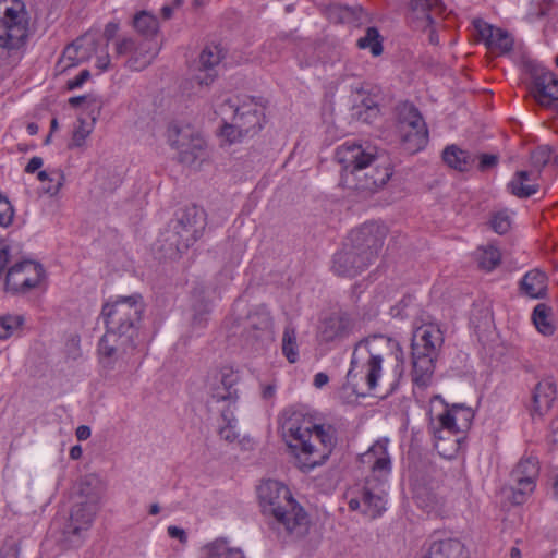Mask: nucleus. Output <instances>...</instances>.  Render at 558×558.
Returning <instances> with one entry per match:
<instances>
[{
  "mask_svg": "<svg viewBox=\"0 0 558 558\" xmlns=\"http://www.w3.org/2000/svg\"><path fill=\"white\" fill-rule=\"evenodd\" d=\"M281 428L298 468L304 472L323 465L336 446L333 428L317 425L312 415L301 410H287Z\"/></svg>",
  "mask_w": 558,
  "mask_h": 558,
  "instance_id": "1",
  "label": "nucleus"
},
{
  "mask_svg": "<svg viewBox=\"0 0 558 558\" xmlns=\"http://www.w3.org/2000/svg\"><path fill=\"white\" fill-rule=\"evenodd\" d=\"M335 158L342 167V187L362 198L378 192L392 175L387 160L371 145L347 142L337 148Z\"/></svg>",
  "mask_w": 558,
  "mask_h": 558,
  "instance_id": "2",
  "label": "nucleus"
},
{
  "mask_svg": "<svg viewBox=\"0 0 558 558\" xmlns=\"http://www.w3.org/2000/svg\"><path fill=\"white\" fill-rule=\"evenodd\" d=\"M388 442L387 438L379 439L360 456L361 463L369 468L371 474L365 481L361 499L352 498L349 508L355 511L363 505L362 512L369 519H376L386 511L385 483L391 472Z\"/></svg>",
  "mask_w": 558,
  "mask_h": 558,
  "instance_id": "3",
  "label": "nucleus"
},
{
  "mask_svg": "<svg viewBox=\"0 0 558 558\" xmlns=\"http://www.w3.org/2000/svg\"><path fill=\"white\" fill-rule=\"evenodd\" d=\"M258 498L264 514L274 518L272 529L294 537L304 536L310 520L304 509L292 497L287 486L278 481H266L258 486Z\"/></svg>",
  "mask_w": 558,
  "mask_h": 558,
  "instance_id": "4",
  "label": "nucleus"
},
{
  "mask_svg": "<svg viewBox=\"0 0 558 558\" xmlns=\"http://www.w3.org/2000/svg\"><path fill=\"white\" fill-rule=\"evenodd\" d=\"M385 233L375 223L352 230L349 242L335 255L332 270L338 276L355 277L364 271L384 244Z\"/></svg>",
  "mask_w": 558,
  "mask_h": 558,
  "instance_id": "5",
  "label": "nucleus"
},
{
  "mask_svg": "<svg viewBox=\"0 0 558 558\" xmlns=\"http://www.w3.org/2000/svg\"><path fill=\"white\" fill-rule=\"evenodd\" d=\"M230 320L232 335L243 339L252 349L258 350L274 339L272 318L265 305L247 308L239 301L233 306Z\"/></svg>",
  "mask_w": 558,
  "mask_h": 558,
  "instance_id": "6",
  "label": "nucleus"
},
{
  "mask_svg": "<svg viewBox=\"0 0 558 558\" xmlns=\"http://www.w3.org/2000/svg\"><path fill=\"white\" fill-rule=\"evenodd\" d=\"M444 343L440 328L434 324L417 327L412 335V378L417 386H427L435 361Z\"/></svg>",
  "mask_w": 558,
  "mask_h": 558,
  "instance_id": "7",
  "label": "nucleus"
},
{
  "mask_svg": "<svg viewBox=\"0 0 558 558\" xmlns=\"http://www.w3.org/2000/svg\"><path fill=\"white\" fill-rule=\"evenodd\" d=\"M393 350L402 355L398 342L386 336L375 335L362 339L354 347L348 377H354L355 369L361 365L366 369L365 379L368 388L374 389L381 376L383 361Z\"/></svg>",
  "mask_w": 558,
  "mask_h": 558,
  "instance_id": "8",
  "label": "nucleus"
},
{
  "mask_svg": "<svg viewBox=\"0 0 558 558\" xmlns=\"http://www.w3.org/2000/svg\"><path fill=\"white\" fill-rule=\"evenodd\" d=\"M35 28L26 5L21 0H0V47L17 50L24 47Z\"/></svg>",
  "mask_w": 558,
  "mask_h": 558,
  "instance_id": "9",
  "label": "nucleus"
},
{
  "mask_svg": "<svg viewBox=\"0 0 558 558\" xmlns=\"http://www.w3.org/2000/svg\"><path fill=\"white\" fill-rule=\"evenodd\" d=\"M144 303L140 294L121 296L102 307L106 328L119 330L132 336L136 335V325L142 318Z\"/></svg>",
  "mask_w": 558,
  "mask_h": 558,
  "instance_id": "10",
  "label": "nucleus"
},
{
  "mask_svg": "<svg viewBox=\"0 0 558 558\" xmlns=\"http://www.w3.org/2000/svg\"><path fill=\"white\" fill-rule=\"evenodd\" d=\"M168 141L179 151L181 163L198 168L206 158V142L189 125L171 123L168 128Z\"/></svg>",
  "mask_w": 558,
  "mask_h": 558,
  "instance_id": "11",
  "label": "nucleus"
},
{
  "mask_svg": "<svg viewBox=\"0 0 558 558\" xmlns=\"http://www.w3.org/2000/svg\"><path fill=\"white\" fill-rule=\"evenodd\" d=\"M398 132L404 149L414 154L425 147L428 131L418 110L409 102L397 107Z\"/></svg>",
  "mask_w": 558,
  "mask_h": 558,
  "instance_id": "12",
  "label": "nucleus"
},
{
  "mask_svg": "<svg viewBox=\"0 0 558 558\" xmlns=\"http://www.w3.org/2000/svg\"><path fill=\"white\" fill-rule=\"evenodd\" d=\"M240 375L230 366H223L213 372L206 383L208 393L207 404L210 409L219 408L218 404L223 403L226 410L235 404L239 393L238 384Z\"/></svg>",
  "mask_w": 558,
  "mask_h": 558,
  "instance_id": "13",
  "label": "nucleus"
},
{
  "mask_svg": "<svg viewBox=\"0 0 558 558\" xmlns=\"http://www.w3.org/2000/svg\"><path fill=\"white\" fill-rule=\"evenodd\" d=\"M204 229L203 213L195 206L187 207L173 222L167 241L181 253L187 250L202 234Z\"/></svg>",
  "mask_w": 558,
  "mask_h": 558,
  "instance_id": "14",
  "label": "nucleus"
},
{
  "mask_svg": "<svg viewBox=\"0 0 558 558\" xmlns=\"http://www.w3.org/2000/svg\"><path fill=\"white\" fill-rule=\"evenodd\" d=\"M134 337L111 328H106L98 343L99 363L104 371L111 372L124 356L134 349Z\"/></svg>",
  "mask_w": 558,
  "mask_h": 558,
  "instance_id": "15",
  "label": "nucleus"
},
{
  "mask_svg": "<svg viewBox=\"0 0 558 558\" xmlns=\"http://www.w3.org/2000/svg\"><path fill=\"white\" fill-rule=\"evenodd\" d=\"M44 278V269L34 260H23L13 265L7 274L5 288L13 293H26L38 287Z\"/></svg>",
  "mask_w": 558,
  "mask_h": 558,
  "instance_id": "16",
  "label": "nucleus"
},
{
  "mask_svg": "<svg viewBox=\"0 0 558 558\" xmlns=\"http://www.w3.org/2000/svg\"><path fill=\"white\" fill-rule=\"evenodd\" d=\"M526 71L532 80V93L541 106H549L558 100V77L535 62H526Z\"/></svg>",
  "mask_w": 558,
  "mask_h": 558,
  "instance_id": "17",
  "label": "nucleus"
},
{
  "mask_svg": "<svg viewBox=\"0 0 558 558\" xmlns=\"http://www.w3.org/2000/svg\"><path fill=\"white\" fill-rule=\"evenodd\" d=\"M360 329L355 316L347 312L335 313L323 322L320 338L325 342L340 341Z\"/></svg>",
  "mask_w": 558,
  "mask_h": 558,
  "instance_id": "18",
  "label": "nucleus"
},
{
  "mask_svg": "<svg viewBox=\"0 0 558 558\" xmlns=\"http://www.w3.org/2000/svg\"><path fill=\"white\" fill-rule=\"evenodd\" d=\"M409 10L412 26L426 31L428 26L439 24L444 8L439 0H411Z\"/></svg>",
  "mask_w": 558,
  "mask_h": 558,
  "instance_id": "19",
  "label": "nucleus"
},
{
  "mask_svg": "<svg viewBox=\"0 0 558 558\" xmlns=\"http://www.w3.org/2000/svg\"><path fill=\"white\" fill-rule=\"evenodd\" d=\"M473 26L478 40L483 41L490 51L504 54L512 49L513 40L507 31L495 27L482 19H475Z\"/></svg>",
  "mask_w": 558,
  "mask_h": 558,
  "instance_id": "20",
  "label": "nucleus"
},
{
  "mask_svg": "<svg viewBox=\"0 0 558 558\" xmlns=\"http://www.w3.org/2000/svg\"><path fill=\"white\" fill-rule=\"evenodd\" d=\"M98 509L99 508L88 507V505L81 501L73 506L69 522L63 531L68 542L73 545L81 544V532L87 531L92 526Z\"/></svg>",
  "mask_w": 558,
  "mask_h": 558,
  "instance_id": "21",
  "label": "nucleus"
},
{
  "mask_svg": "<svg viewBox=\"0 0 558 558\" xmlns=\"http://www.w3.org/2000/svg\"><path fill=\"white\" fill-rule=\"evenodd\" d=\"M538 461L534 457L520 460L511 472L512 480L518 484L514 499L517 504L523 502V496L534 490L535 478L538 475Z\"/></svg>",
  "mask_w": 558,
  "mask_h": 558,
  "instance_id": "22",
  "label": "nucleus"
},
{
  "mask_svg": "<svg viewBox=\"0 0 558 558\" xmlns=\"http://www.w3.org/2000/svg\"><path fill=\"white\" fill-rule=\"evenodd\" d=\"M223 49L218 45H207L199 54L198 72L194 80L199 86H209L217 77L216 68L223 59Z\"/></svg>",
  "mask_w": 558,
  "mask_h": 558,
  "instance_id": "23",
  "label": "nucleus"
},
{
  "mask_svg": "<svg viewBox=\"0 0 558 558\" xmlns=\"http://www.w3.org/2000/svg\"><path fill=\"white\" fill-rule=\"evenodd\" d=\"M473 417L474 413L471 408L453 404L438 416V421L442 429L457 435L465 433L470 428Z\"/></svg>",
  "mask_w": 558,
  "mask_h": 558,
  "instance_id": "24",
  "label": "nucleus"
},
{
  "mask_svg": "<svg viewBox=\"0 0 558 558\" xmlns=\"http://www.w3.org/2000/svg\"><path fill=\"white\" fill-rule=\"evenodd\" d=\"M235 122L233 124H226L221 134L230 142H236L241 137L247 135L252 130L256 131V125L258 124V117L256 112H240L238 109L235 111Z\"/></svg>",
  "mask_w": 558,
  "mask_h": 558,
  "instance_id": "25",
  "label": "nucleus"
},
{
  "mask_svg": "<svg viewBox=\"0 0 558 558\" xmlns=\"http://www.w3.org/2000/svg\"><path fill=\"white\" fill-rule=\"evenodd\" d=\"M421 558H465L464 546L454 538L433 541Z\"/></svg>",
  "mask_w": 558,
  "mask_h": 558,
  "instance_id": "26",
  "label": "nucleus"
},
{
  "mask_svg": "<svg viewBox=\"0 0 558 558\" xmlns=\"http://www.w3.org/2000/svg\"><path fill=\"white\" fill-rule=\"evenodd\" d=\"M104 492L105 488L101 481L94 474L84 476L77 484V494L82 499L81 502L88 505V507L99 508Z\"/></svg>",
  "mask_w": 558,
  "mask_h": 558,
  "instance_id": "27",
  "label": "nucleus"
},
{
  "mask_svg": "<svg viewBox=\"0 0 558 558\" xmlns=\"http://www.w3.org/2000/svg\"><path fill=\"white\" fill-rule=\"evenodd\" d=\"M94 44V38L88 35L76 39L64 49L60 63L64 64V69H66L84 61L88 57L87 48Z\"/></svg>",
  "mask_w": 558,
  "mask_h": 558,
  "instance_id": "28",
  "label": "nucleus"
},
{
  "mask_svg": "<svg viewBox=\"0 0 558 558\" xmlns=\"http://www.w3.org/2000/svg\"><path fill=\"white\" fill-rule=\"evenodd\" d=\"M157 54L150 40L144 39L135 44V49L128 59L125 65L134 71H141L147 68Z\"/></svg>",
  "mask_w": 558,
  "mask_h": 558,
  "instance_id": "29",
  "label": "nucleus"
},
{
  "mask_svg": "<svg viewBox=\"0 0 558 558\" xmlns=\"http://www.w3.org/2000/svg\"><path fill=\"white\" fill-rule=\"evenodd\" d=\"M442 159L450 168L463 172L474 166L476 156L457 145H449L442 151Z\"/></svg>",
  "mask_w": 558,
  "mask_h": 558,
  "instance_id": "30",
  "label": "nucleus"
},
{
  "mask_svg": "<svg viewBox=\"0 0 558 558\" xmlns=\"http://www.w3.org/2000/svg\"><path fill=\"white\" fill-rule=\"evenodd\" d=\"M556 399V387L551 381L544 380L536 385L533 393V413L543 415Z\"/></svg>",
  "mask_w": 558,
  "mask_h": 558,
  "instance_id": "31",
  "label": "nucleus"
},
{
  "mask_svg": "<svg viewBox=\"0 0 558 558\" xmlns=\"http://www.w3.org/2000/svg\"><path fill=\"white\" fill-rule=\"evenodd\" d=\"M521 288L530 298H543L546 291L545 274L537 269L529 271L521 281Z\"/></svg>",
  "mask_w": 558,
  "mask_h": 558,
  "instance_id": "32",
  "label": "nucleus"
},
{
  "mask_svg": "<svg viewBox=\"0 0 558 558\" xmlns=\"http://www.w3.org/2000/svg\"><path fill=\"white\" fill-rule=\"evenodd\" d=\"M201 558H245L241 549L231 547L223 539H216L203 548Z\"/></svg>",
  "mask_w": 558,
  "mask_h": 558,
  "instance_id": "33",
  "label": "nucleus"
},
{
  "mask_svg": "<svg viewBox=\"0 0 558 558\" xmlns=\"http://www.w3.org/2000/svg\"><path fill=\"white\" fill-rule=\"evenodd\" d=\"M531 173L529 171H518L508 183V190L511 194L520 198L532 196L538 191L537 184H530Z\"/></svg>",
  "mask_w": 558,
  "mask_h": 558,
  "instance_id": "34",
  "label": "nucleus"
},
{
  "mask_svg": "<svg viewBox=\"0 0 558 558\" xmlns=\"http://www.w3.org/2000/svg\"><path fill=\"white\" fill-rule=\"evenodd\" d=\"M379 113L380 109L377 100L372 96H366L359 105L353 107L352 116L357 121L371 124L379 117Z\"/></svg>",
  "mask_w": 558,
  "mask_h": 558,
  "instance_id": "35",
  "label": "nucleus"
},
{
  "mask_svg": "<svg viewBox=\"0 0 558 558\" xmlns=\"http://www.w3.org/2000/svg\"><path fill=\"white\" fill-rule=\"evenodd\" d=\"M360 49H369L374 57H378L383 52L381 36L376 27H368L363 37L357 40Z\"/></svg>",
  "mask_w": 558,
  "mask_h": 558,
  "instance_id": "36",
  "label": "nucleus"
},
{
  "mask_svg": "<svg viewBox=\"0 0 558 558\" xmlns=\"http://www.w3.org/2000/svg\"><path fill=\"white\" fill-rule=\"evenodd\" d=\"M549 308L545 304H537L532 314L533 323L536 329L544 336H550L554 333L555 327L548 320Z\"/></svg>",
  "mask_w": 558,
  "mask_h": 558,
  "instance_id": "37",
  "label": "nucleus"
},
{
  "mask_svg": "<svg viewBox=\"0 0 558 558\" xmlns=\"http://www.w3.org/2000/svg\"><path fill=\"white\" fill-rule=\"evenodd\" d=\"M69 102L71 106L76 107L80 105H85L86 109L88 110V116L92 119L93 124L98 120L100 117V112L102 109V101L101 99L95 97V96H77L72 97L69 99Z\"/></svg>",
  "mask_w": 558,
  "mask_h": 558,
  "instance_id": "38",
  "label": "nucleus"
},
{
  "mask_svg": "<svg viewBox=\"0 0 558 558\" xmlns=\"http://www.w3.org/2000/svg\"><path fill=\"white\" fill-rule=\"evenodd\" d=\"M282 353L290 363H295L299 359L296 332L294 328L290 326L286 327L283 331Z\"/></svg>",
  "mask_w": 558,
  "mask_h": 558,
  "instance_id": "39",
  "label": "nucleus"
},
{
  "mask_svg": "<svg viewBox=\"0 0 558 558\" xmlns=\"http://www.w3.org/2000/svg\"><path fill=\"white\" fill-rule=\"evenodd\" d=\"M203 294H205L204 289L196 291L194 294L196 301L193 305L195 312L193 316V324L199 327H202L205 324V322L207 320V316L210 313L209 301L205 296H202Z\"/></svg>",
  "mask_w": 558,
  "mask_h": 558,
  "instance_id": "40",
  "label": "nucleus"
},
{
  "mask_svg": "<svg viewBox=\"0 0 558 558\" xmlns=\"http://www.w3.org/2000/svg\"><path fill=\"white\" fill-rule=\"evenodd\" d=\"M133 24L135 29L145 36L154 35L158 29L157 19L145 11L134 16Z\"/></svg>",
  "mask_w": 558,
  "mask_h": 558,
  "instance_id": "41",
  "label": "nucleus"
},
{
  "mask_svg": "<svg viewBox=\"0 0 558 558\" xmlns=\"http://www.w3.org/2000/svg\"><path fill=\"white\" fill-rule=\"evenodd\" d=\"M217 411L221 412V417L226 423V425L219 429L220 437L228 442L234 441L239 434L235 430V418L232 411L226 410L225 408H217Z\"/></svg>",
  "mask_w": 558,
  "mask_h": 558,
  "instance_id": "42",
  "label": "nucleus"
},
{
  "mask_svg": "<svg viewBox=\"0 0 558 558\" xmlns=\"http://www.w3.org/2000/svg\"><path fill=\"white\" fill-rule=\"evenodd\" d=\"M24 319L20 315H5L0 317V339H8L23 324Z\"/></svg>",
  "mask_w": 558,
  "mask_h": 558,
  "instance_id": "43",
  "label": "nucleus"
},
{
  "mask_svg": "<svg viewBox=\"0 0 558 558\" xmlns=\"http://www.w3.org/2000/svg\"><path fill=\"white\" fill-rule=\"evenodd\" d=\"M500 252L493 246L484 248L478 257L481 268L486 270L494 269L500 263Z\"/></svg>",
  "mask_w": 558,
  "mask_h": 558,
  "instance_id": "44",
  "label": "nucleus"
},
{
  "mask_svg": "<svg viewBox=\"0 0 558 558\" xmlns=\"http://www.w3.org/2000/svg\"><path fill=\"white\" fill-rule=\"evenodd\" d=\"M492 229L498 234H505L511 228V218L507 210H499L493 214L490 219Z\"/></svg>",
  "mask_w": 558,
  "mask_h": 558,
  "instance_id": "45",
  "label": "nucleus"
},
{
  "mask_svg": "<svg viewBox=\"0 0 558 558\" xmlns=\"http://www.w3.org/2000/svg\"><path fill=\"white\" fill-rule=\"evenodd\" d=\"M93 123L89 125L84 120H80L78 125L74 129L69 148L82 147L93 131Z\"/></svg>",
  "mask_w": 558,
  "mask_h": 558,
  "instance_id": "46",
  "label": "nucleus"
},
{
  "mask_svg": "<svg viewBox=\"0 0 558 558\" xmlns=\"http://www.w3.org/2000/svg\"><path fill=\"white\" fill-rule=\"evenodd\" d=\"M553 157V150L549 146H539L531 155V160L534 167L544 168Z\"/></svg>",
  "mask_w": 558,
  "mask_h": 558,
  "instance_id": "47",
  "label": "nucleus"
},
{
  "mask_svg": "<svg viewBox=\"0 0 558 558\" xmlns=\"http://www.w3.org/2000/svg\"><path fill=\"white\" fill-rule=\"evenodd\" d=\"M14 210L10 202L0 193V226L8 227L11 225Z\"/></svg>",
  "mask_w": 558,
  "mask_h": 558,
  "instance_id": "48",
  "label": "nucleus"
},
{
  "mask_svg": "<svg viewBox=\"0 0 558 558\" xmlns=\"http://www.w3.org/2000/svg\"><path fill=\"white\" fill-rule=\"evenodd\" d=\"M136 41L132 38H122L117 40L116 43V56L122 57L126 54H132L133 49H135Z\"/></svg>",
  "mask_w": 558,
  "mask_h": 558,
  "instance_id": "49",
  "label": "nucleus"
},
{
  "mask_svg": "<svg viewBox=\"0 0 558 558\" xmlns=\"http://www.w3.org/2000/svg\"><path fill=\"white\" fill-rule=\"evenodd\" d=\"M63 185V175L59 172L53 173V178L49 179V184L44 186L43 190L45 193L53 196L59 193L61 186Z\"/></svg>",
  "mask_w": 558,
  "mask_h": 558,
  "instance_id": "50",
  "label": "nucleus"
},
{
  "mask_svg": "<svg viewBox=\"0 0 558 558\" xmlns=\"http://www.w3.org/2000/svg\"><path fill=\"white\" fill-rule=\"evenodd\" d=\"M339 17L342 22H353L360 20V17L355 16L357 13H362V8H337Z\"/></svg>",
  "mask_w": 558,
  "mask_h": 558,
  "instance_id": "51",
  "label": "nucleus"
},
{
  "mask_svg": "<svg viewBox=\"0 0 558 558\" xmlns=\"http://www.w3.org/2000/svg\"><path fill=\"white\" fill-rule=\"evenodd\" d=\"M480 162H478V169L481 171H485L489 168H493L498 162V156L497 155H490V154H482L478 156Z\"/></svg>",
  "mask_w": 558,
  "mask_h": 558,
  "instance_id": "52",
  "label": "nucleus"
},
{
  "mask_svg": "<svg viewBox=\"0 0 558 558\" xmlns=\"http://www.w3.org/2000/svg\"><path fill=\"white\" fill-rule=\"evenodd\" d=\"M90 74L88 70H83L73 80L68 81V88L69 89H75L81 87L88 78Z\"/></svg>",
  "mask_w": 558,
  "mask_h": 558,
  "instance_id": "53",
  "label": "nucleus"
},
{
  "mask_svg": "<svg viewBox=\"0 0 558 558\" xmlns=\"http://www.w3.org/2000/svg\"><path fill=\"white\" fill-rule=\"evenodd\" d=\"M167 531L171 538H177L182 544L187 542V535L183 529L175 525H170Z\"/></svg>",
  "mask_w": 558,
  "mask_h": 558,
  "instance_id": "54",
  "label": "nucleus"
},
{
  "mask_svg": "<svg viewBox=\"0 0 558 558\" xmlns=\"http://www.w3.org/2000/svg\"><path fill=\"white\" fill-rule=\"evenodd\" d=\"M118 31H119V24L114 23V22H110L105 27L104 36L109 41L117 35Z\"/></svg>",
  "mask_w": 558,
  "mask_h": 558,
  "instance_id": "55",
  "label": "nucleus"
},
{
  "mask_svg": "<svg viewBox=\"0 0 558 558\" xmlns=\"http://www.w3.org/2000/svg\"><path fill=\"white\" fill-rule=\"evenodd\" d=\"M43 166V159L40 157H33L31 158V160L28 161L26 168H25V171L27 173H34L35 171H37L40 167Z\"/></svg>",
  "mask_w": 558,
  "mask_h": 558,
  "instance_id": "56",
  "label": "nucleus"
},
{
  "mask_svg": "<svg viewBox=\"0 0 558 558\" xmlns=\"http://www.w3.org/2000/svg\"><path fill=\"white\" fill-rule=\"evenodd\" d=\"M109 65H110V57L107 52L97 57V59H96L97 69H99L100 71H106V70H108Z\"/></svg>",
  "mask_w": 558,
  "mask_h": 558,
  "instance_id": "57",
  "label": "nucleus"
},
{
  "mask_svg": "<svg viewBox=\"0 0 558 558\" xmlns=\"http://www.w3.org/2000/svg\"><path fill=\"white\" fill-rule=\"evenodd\" d=\"M75 435L78 440H86L90 437V428L86 425H81L76 428Z\"/></svg>",
  "mask_w": 558,
  "mask_h": 558,
  "instance_id": "58",
  "label": "nucleus"
},
{
  "mask_svg": "<svg viewBox=\"0 0 558 558\" xmlns=\"http://www.w3.org/2000/svg\"><path fill=\"white\" fill-rule=\"evenodd\" d=\"M328 375L325 373H317L314 377V386L316 388H322L328 383Z\"/></svg>",
  "mask_w": 558,
  "mask_h": 558,
  "instance_id": "59",
  "label": "nucleus"
},
{
  "mask_svg": "<svg viewBox=\"0 0 558 558\" xmlns=\"http://www.w3.org/2000/svg\"><path fill=\"white\" fill-rule=\"evenodd\" d=\"M276 393V386L272 384L264 385L262 388V396L264 399H270Z\"/></svg>",
  "mask_w": 558,
  "mask_h": 558,
  "instance_id": "60",
  "label": "nucleus"
},
{
  "mask_svg": "<svg viewBox=\"0 0 558 558\" xmlns=\"http://www.w3.org/2000/svg\"><path fill=\"white\" fill-rule=\"evenodd\" d=\"M436 26L437 25L428 26L427 29H426V31L429 32L428 39H429V43L433 44V45H437L439 43V37H438V34H437Z\"/></svg>",
  "mask_w": 558,
  "mask_h": 558,
  "instance_id": "61",
  "label": "nucleus"
},
{
  "mask_svg": "<svg viewBox=\"0 0 558 558\" xmlns=\"http://www.w3.org/2000/svg\"><path fill=\"white\" fill-rule=\"evenodd\" d=\"M553 0H539L541 9L537 13L538 17H543L547 14Z\"/></svg>",
  "mask_w": 558,
  "mask_h": 558,
  "instance_id": "62",
  "label": "nucleus"
},
{
  "mask_svg": "<svg viewBox=\"0 0 558 558\" xmlns=\"http://www.w3.org/2000/svg\"><path fill=\"white\" fill-rule=\"evenodd\" d=\"M0 558H17V555L16 551L10 547L0 550Z\"/></svg>",
  "mask_w": 558,
  "mask_h": 558,
  "instance_id": "63",
  "label": "nucleus"
},
{
  "mask_svg": "<svg viewBox=\"0 0 558 558\" xmlns=\"http://www.w3.org/2000/svg\"><path fill=\"white\" fill-rule=\"evenodd\" d=\"M551 427H553V442L558 445V418L553 422Z\"/></svg>",
  "mask_w": 558,
  "mask_h": 558,
  "instance_id": "64",
  "label": "nucleus"
}]
</instances>
